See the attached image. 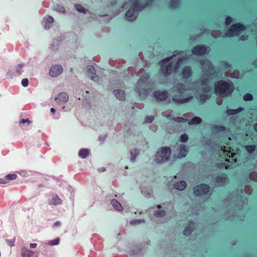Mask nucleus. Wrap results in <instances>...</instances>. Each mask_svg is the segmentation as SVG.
<instances>
[{
	"instance_id": "obj_1",
	"label": "nucleus",
	"mask_w": 257,
	"mask_h": 257,
	"mask_svg": "<svg viewBox=\"0 0 257 257\" xmlns=\"http://www.w3.org/2000/svg\"><path fill=\"white\" fill-rule=\"evenodd\" d=\"M150 77V75L149 73H145L138 80L135 90L139 96L146 97L149 94L150 89L154 88V83L151 84L149 82Z\"/></svg>"
},
{
	"instance_id": "obj_2",
	"label": "nucleus",
	"mask_w": 257,
	"mask_h": 257,
	"mask_svg": "<svg viewBox=\"0 0 257 257\" xmlns=\"http://www.w3.org/2000/svg\"><path fill=\"white\" fill-rule=\"evenodd\" d=\"M233 90V86L230 81H218L214 83V91L217 94L230 95Z\"/></svg>"
},
{
	"instance_id": "obj_3",
	"label": "nucleus",
	"mask_w": 257,
	"mask_h": 257,
	"mask_svg": "<svg viewBox=\"0 0 257 257\" xmlns=\"http://www.w3.org/2000/svg\"><path fill=\"white\" fill-rule=\"evenodd\" d=\"M148 3L147 0H134L133 6H131L125 13V17L129 21L135 20L136 16L135 15L136 8L143 10L146 8Z\"/></svg>"
},
{
	"instance_id": "obj_4",
	"label": "nucleus",
	"mask_w": 257,
	"mask_h": 257,
	"mask_svg": "<svg viewBox=\"0 0 257 257\" xmlns=\"http://www.w3.org/2000/svg\"><path fill=\"white\" fill-rule=\"evenodd\" d=\"M176 91L180 95L174 94L172 97L174 102L178 104H183L188 102L193 98L191 95L183 96L182 94L185 91V86L183 83H179L176 87Z\"/></svg>"
},
{
	"instance_id": "obj_5",
	"label": "nucleus",
	"mask_w": 257,
	"mask_h": 257,
	"mask_svg": "<svg viewBox=\"0 0 257 257\" xmlns=\"http://www.w3.org/2000/svg\"><path fill=\"white\" fill-rule=\"evenodd\" d=\"M224 145L223 147H221V150H222L224 154L226 159V161H228L230 163H234L236 161L235 158V154L233 152L231 147V143L229 141L225 142Z\"/></svg>"
},
{
	"instance_id": "obj_6",
	"label": "nucleus",
	"mask_w": 257,
	"mask_h": 257,
	"mask_svg": "<svg viewBox=\"0 0 257 257\" xmlns=\"http://www.w3.org/2000/svg\"><path fill=\"white\" fill-rule=\"evenodd\" d=\"M210 190V187L209 185L205 184H201L193 188L194 194L196 196H201L204 195H206Z\"/></svg>"
},
{
	"instance_id": "obj_7",
	"label": "nucleus",
	"mask_w": 257,
	"mask_h": 257,
	"mask_svg": "<svg viewBox=\"0 0 257 257\" xmlns=\"http://www.w3.org/2000/svg\"><path fill=\"white\" fill-rule=\"evenodd\" d=\"M184 60V58H179L176 62H170L166 67V72L168 74H171L176 72L180 67V63Z\"/></svg>"
},
{
	"instance_id": "obj_8",
	"label": "nucleus",
	"mask_w": 257,
	"mask_h": 257,
	"mask_svg": "<svg viewBox=\"0 0 257 257\" xmlns=\"http://www.w3.org/2000/svg\"><path fill=\"white\" fill-rule=\"evenodd\" d=\"M191 52L194 55L202 56L208 53V47L203 44L196 45L192 48Z\"/></svg>"
},
{
	"instance_id": "obj_9",
	"label": "nucleus",
	"mask_w": 257,
	"mask_h": 257,
	"mask_svg": "<svg viewBox=\"0 0 257 257\" xmlns=\"http://www.w3.org/2000/svg\"><path fill=\"white\" fill-rule=\"evenodd\" d=\"M230 28L235 36H238L242 31L246 30V26L243 24L238 23L231 25Z\"/></svg>"
},
{
	"instance_id": "obj_10",
	"label": "nucleus",
	"mask_w": 257,
	"mask_h": 257,
	"mask_svg": "<svg viewBox=\"0 0 257 257\" xmlns=\"http://www.w3.org/2000/svg\"><path fill=\"white\" fill-rule=\"evenodd\" d=\"M63 71V68L60 65H55L51 67L49 71V74L51 77H56Z\"/></svg>"
},
{
	"instance_id": "obj_11",
	"label": "nucleus",
	"mask_w": 257,
	"mask_h": 257,
	"mask_svg": "<svg viewBox=\"0 0 257 257\" xmlns=\"http://www.w3.org/2000/svg\"><path fill=\"white\" fill-rule=\"evenodd\" d=\"M87 75L92 80L97 81L98 80V76L96 74V70L93 66L90 65L87 68Z\"/></svg>"
},
{
	"instance_id": "obj_12",
	"label": "nucleus",
	"mask_w": 257,
	"mask_h": 257,
	"mask_svg": "<svg viewBox=\"0 0 257 257\" xmlns=\"http://www.w3.org/2000/svg\"><path fill=\"white\" fill-rule=\"evenodd\" d=\"M215 180L218 184L222 185L228 182V179L226 174L222 173L220 175H218L215 178Z\"/></svg>"
},
{
	"instance_id": "obj_13",
	"label": "nucleus",
	"mask_w": 257,
	"mask_h": 257,
	"mask_svg": "<svg viewBox=\"0 0 257 257\" xmlns=\"http://www.w3.org/2000/svg\"><path fill=\"white\" fill-rule=\"evenodd\" d=\"M182 74L183 78L188 79L192 74V71L190 66H186L182 70Z\"/></svg>"
},
{
	"instance_id": "obj_14",
	"label": "nucleus",
	"mask_w": 257,
	"mask_h": 257,
	"mask_svg": "<svg viewBox=\"0 0 257 257\" xmlns=\"http://www.w3.org/2000/svg\"><path fill=\"white\" fill-rule=\"evenodd\" d=\"M61 199L57 195H53L49 200V204L57 205L62 203Z\"/></svg>"
},
{
	"instance_id": "obj_15",
	"label": "nucleus",
	"mask_w": 257,
	"mask_h": 257,
	"mask_svg": "<svg viewBox=\"0 0 257 257\" xmlns=\"http://www.w3.org/2000/svg\"><path fill=\"white\" fill-rule=\"evenodd\" d=\"M194 226V223L191 221L189 222V225L186 226L183 231V234L185 236H189L190 235L193 231V227Z\"/></svg>"
},
{
	"instance_id": "obj_16",
	"label": "nucleus",
	"mask_w": 257,
	"mask_h": 257,
	"mask_svg": "<svg viewBox=\"0 0 257 257\" xmlns=\"http://www.w3.org/2000/svg\"><path fill=\"white\" fill-rule=\"evenodd\" d=\"M113 93L119 100H124L125 99V93L123 91L120 89L114 90Z\"/></svg>"
},
{
	"instance_id": "obj_17",
	"label": "nucleus",
	"mask_w": 257,
	"mask_h": 257,
	"mask_svg": "<svg viewBox=\"0 0 257 257\" xmlns=\"http://www.w3.org/2000/svg\"><path fill=\"white\" fill-rule=\"evenodd\" d=\"M179 152L178 154V158H183L186 157L187 153V149L185 145H181L179 147Z\"/></svg>"
},
{
	"instance_id": "obj_18",
	"label": "nucleus",
	"mask_w": 257,
	"mask_h": 257,
	"mask_svg": "<svg viewBox=\"0 0 257 257\" xmlns=\"http://www.w3.org/2000/svg\"><path fill=\"white\" fill-rule=\"evenodd\" d=\"M187 187V183L184 181L177 182L174 185V188L178 190H184Z\"/></svg>"
},
{
	"instance_id": "obj_19",
	"label": "nucleus",
	"mask_w": 257,
	"mask_h": 257,
	"mask_svg": "<svg viewBox=\"0 0 257 257\" xmlns=\"http://www.w3.org/2000/svg\"><path fill=\"white\" fill-rule=\"evenodd\" d=\"M69 99L68 94L65 92L60 93L57 97L55 98L56 101H60L61 102H66Z\"/></svg>"
},
{
	"instance_id": "obj_20",
	"label": "nucleus",
	"mask_w": 257,
	"mask_h": 257,
	"mask_svg": "<svg viewBox=\"0 0 257 257\" xmlns=\"http://www.w3.org/2000/svg\"><path fill=\"white\" fill-rule=\"evenodd\" d=\"M201 84L203 86L201 88V90L203 92H208L210 89L208 85V79L204 78L201 80Z\"/></svg>"
},
{
	"instance_id": "obj_21",
	"label": "nucleus",
	"mask_w": 257,
	"mask_h": 257,
	"mask_svg": "<svg viewBox=\"0 0 257 257\" xmlns=\"http://www.w3.org/2000/svg\"><path fill=\"white\" fill-rule=\"evenodd\" d=\"M21 255L23 257H30L33 254V251L27 248L23 247L21 249Z\"/></svg>"
},
{
	"instance_id": "obj_22",
	"label": "nucleus",
	"mask_w": 257,
	"mask_h": 257,
	"mask_svg": "<svg viewBox=\"0 0 257 257\" xmlns=\"http://www.w3.org/2000/svg\"><path fill=\"white\" fill-rule=\"evenodd\" d=\"M243 110V108L241 107H239L235 109H229L227 110L226 113L228 115H234L239 112H241Z\"/></svg>"
},
{
	"instance_id": "obj_23",
	"label": "nucleus",
	"mask_w": 257,
	"mask_h": 257,
	"mask_svg": "<svg viewBox=\"0 0 257 257\" xmlns=\"http://www.w3.org/2000/svg\"><path fill=\"white\" fill-rule=\"evenodd\" d=\"M188 122L189 125H193L195 124H198L201 123L202 119L198 116H195L193 117L191 120L188 119Z\"/></svg>"
},
{
	"instance_id": "obj_24",
	"label": "nucleus",
	"mask_w": 257,
	"mask_h": 257,
	"mask_svg": "<svg viewBox=\"0 0 257 257\" xmlns=\"http://www.w3.org/2000/svg\"><path fill=\"white\" fill-rule=\"evenodd\" d=\"M111 204L113 206V207L117 210L120 211L122 210L123 209L121 204L115 199L111 200Z\"/></svg>"
},
{
	"instance_id": "obj_25",
	"label": "nucleus",
	"mask_w": 257,
	"mask_h": 257,
	"mask_svg": "<svg viewBox=\"0 0 257 257\" xmlns=\"http://www.w3.org/2000/svg\"><path fill=\"white\" fill-rule=\"evenodd\" d=\"M212 131L215 133L222 132L225 130L224 126L221 125H215L212 127Z\"/></svg>"
},
{
	"instance_id": "obj_26",
	"label": "nucleus",
	"mask_w": 257,
	"mask_h": 257,
	"mask_svg": "<svg viewBox=\"0 0 257 257\" xmlns=\"http://www.w3.org/2000/svg\"><path fill=\"white\" fill-rule=\"evenodd\" d=\"M157 207L158 209L155 211L154 213L153 218H154V219L156 218L157 221L156 222H159L160 221V218H161V205H158Z\"/></svg>"
},
{
	"instance_id": "obj_27",
	"label": "nucleus",
	"mask_w": 257,
	"mask_h": 257,
	"mask_svg": "<svg viewBox=\"0 0 257 257\" xmlns=\"http://www.w3.org/2000/svg\"><path fill=\"white\" fill-rule=\"evenodd\" d=\"M89 152L87 149H81L79 152V156L80 157L84 159L88 155Z\"/></svg>"
},
{
	"instance_id": "obj_28",
	"label": "nucleus",
	"mask_w": 257,
	"mask_h": 257,
	"mask_svg": "<svg viewBox=\"0 0 257 257\" xmlns=\"http://www.w3.org/2000/svg\"><path fill=\"white\" fill-rule=\"evenodd\" d=\"M154 164H159L161 163V152L159 150L157 152L155 158L153 160Z\"/></svg>"
},
{
	"instance_id": "obj_29",
	"label": "nucleus",
	"mask_w": 257,
	"mask_h": 257,
	"mask_svg": "<svg viewBox=\"0 0 257 257\" xmlns=\"http://www.w3.org/2000/svg\"><path fill=\"white\" fill-rule=\"evenodd\" d=\"M173 120L177 122L181 123V122H186L188 121V118H184L183 117H175L173 118Z\"/></svg>"
},
{
	"instance_id": "obj_30",
	"label": "nucleus",
	"mask_w": 257,
	"mask_h": 257,
	"mask_svg": "<svg viewBox=\"0 0 257 257\" xmlns=\"http://www.w3.org/2000/svg\"><path fill=\"white\" fill-rule=\"evenodd\" d=\"M256 149L254 145H246L245 146V150L249 154L253 153Z\"/></svg>"
},
{
	"instance_id": "obj_31",
	"label": "nucleus",
	"mask_w": 257,
	"mask_h": 257,
	"mask_svg": "<svg viewBox=\"0 0 257 257\" xmlns=\"http://www.w3.org/2000/svg\"><path fill=\"white\" fill-rule=\"evenodd\" d=\"M153 97L158 101H161V91H155L153 93Z\"/></svg>"
},
{
	"instance_id": "obj_32",
	"label": "nucleus",
	"mask_w": 257,
	"mask_h": 257,
	"mask_svg": "<svg viewBox=\"0 0 257 257\" xmlns=\"http://www.w3.org/2000/svg\"><path fill=\"white\" fill-rule=\"evenodd\" d=\"M171 153V150L169 147H162V154H167L170 156Z\"/></svg>"
},
{
	"instance_id": "obj_33",
	"label": "nucleus",
	"mask_w": 257,
	"mask_h": 257,
	"mask_svg": "<svg viewBox=\"0 0 257 257\" xmlns=\"http://www.w3.org/2000/svg\"><path fill=\"white\" fill-rule=\"evenodd\" d=\"M180 3V0H170L169 2V5L171 7H177Z\"/></svg>"
},
{
	"instance_id": "obj_34",
	"label": "nucleus",
	"mask_w": 257,
	"mask_h": 257,
	"mask_svg": "<svg viewBox=\"0 0 257 257\" xmlns=\"http://www.w3.org/2000/svg\"><path fill=\"white\" fill-rule=\"evenodd\" d=\"M17 175L15 174H8L5 178L6 179V181H10L11 180H15L17 178Z\"/></svg>"
},
{
	"instance_id": "obj_35",
	"label": "nucleus",
	"mask_w": 257,
	"mask_h": 257,
	"mask_svg": "<svg viewBox=\"0 0 257 257\" xmlns=\"http://www.w3.org/2000/svg\"><path fill=\"white\" fill-rule=\"evenodd\" d=\"M243 98L245 101H251L253 99V96L251 94L247 93L243 95Z\"/></svg>"
},
{
	"instance_id": "obj_36",
	"label": "nucleus",
	"mask_w": 257,
	"mask_h": 257,
	"mask_svg": "<svg viewBox=\"0 0 257 257\" xmlns=\"http://www.w3.org/2000/svg\"><path fill=\"white\" fill-rule=\"evenodd\" d=\"M76 10L80 13H86V10L81 5H76L75 6Z\"/></svg>"
},
{
	"instance_id": "obj_37",
	"label": "nucleus",
	"mask_w": 257,
	"mask_h": 257,
	"mask_svg": "<svg viewBox=\"0 0 257 257\" xmlns=\"http://www.w3.org/2000/svg\"><path fill=\"white\" fill-rule=\"evenodd\" d=\"M180 139L182 143H186L188 139V137L187 134H183L180 136Z\"/></svg>"
},
{
	"instance_id": "obj_38",
	"label": "nucleus",
	"mask_w": 257,
	"mask_h": 257,
	"mask_svg": "<svg viewBox=\"0 0 257 257\" xmlns=\"http://www.w3.org/2000/svg\"><path fill=\"white\" fill-rule=\"evenodd\" d=\"M225 36L228 37H231L233 36H235L234 33H233V31H232V30L231 28L228 29L225 32Z\"/></svg>"
},
{
	"instance_id": "obj_39",
	"label": "nucleus",
	"mask_w": 257,
	"mask_h": 257,
	"mask_svg": "<svg viewBox=\"0 0 257 257\" xmlns=\"http://www.w3.org/2000/svg\"><path fill=\"white\" fill-rule=\"evenodd\" d=\"M154 119V116H147L145 118L144 122L146 123H151Z\"/></svg>"
},
{
	"instance_id": "obj_40",
	"label": "nucleus",
	"mask_w": 257,
	"mask_h": 257,
	"mask_svg": "<svg viewBox=\"0 0 257 257\" xmlns=\"http://www.w3.org/2000/svg\"><path fill=\"white\" fill-rule=\"evenodd\" d=\"M54 22L53 18L51 16H48L47 18L45 19V23H52Z\"/></svg>"
},
{
	"instance_id": "obj_41",
	"label": "nucleus",
	"mask_w": 257,
	"mask_h": 257,
	"mask_svg": "<svg viewBox=\"0 0 257 257\" xmlns=\"http://www.w3.org/2000/svg\"><path fill=\"white\" fill-rule=\"evenodd\" d=\"M232 21L233 19L230 16H227L225 19V24L226 25H229L231 22H232Z\"/></svg>"
},
{
	"instance_id": "obj_42",
	"label": "nucleus",
	"mask_w": 257,
	"mask_h": 257,
	"mask_svg": "<svg viewBox=\"0 0 257 257\" xmlns=\"http://www.w3.org/2000/svg\"><path fill=\"white\" fill-rule=\"evenodd\" d=\"M15 241V238H13L11 239H7L6 241L7 243L10 245V246H13L14 245V242Z\"/></svg>"
},
{
	"instance_id": "obj_43",
	"label": "nucleus",
	"mask_w": 257,
	"mask_h": 257,
	"mask_svg": "<svg viewBox=\"0 0 257 257\" xmlns=\"http://www.w3.org/2000/svg\"><path fill=\"white\" fill-rule=\"evenodd\" d=\"M59 243V239L56 238L49 242V244L51 245H57Z\"/></svg>"
},
{
	"instance_id": "obj_44",
	"label": "nucleus",
	"mask_w": 257,
	"mask_h": 257,
	"mask_svg": "<svg viewBox=\"0 0 257 257\" xmlns=\"http://www.w3.org/2000/svg\"><path fill=\"white\" fill-rule=\"evenodd\" d=\"M21 83L24 87H27L29 84V80L27 78H24L22 79Z\"/></svg>"
},
{
	"instance_id": "obj_45",
	"label": "nucleus",
	"mask_w": 257,
	"mask_h": 257,
	"mask_svg": "<svg viewBox=\"0 0 257 257\" xmlns=\"http://www.w3.org/2000/svg\"><path fill=\"white\" fill-rule=\"evenodd\" d=\"M208 98V96L206 94H202L200 95V99L203 102H205Z\"/></svg>"
},
{
	"instance_id": "obj_46",
	"label": "nucleus",
	"mask_w": 257,
	"mask_h": 257,
	"mask_svg": "<svg viewBox=\"0 0 257 257\" xmlns=\"http://www.w3.org/2000/svg\"><path fill=\"white\" fill-rule=\"evenodd\" d=\"M168 93L166 91H162V101L166 100L167 97Z\"/></svg>"
},
{
	"instance_id": "obj_47",
	"label": "nucleus",
	"mask_w": 257,
	"mask_h": 257,
	"mask_svg": "<svg viewBox=\"0 0 257 257\" xmlns=\"http://www.w3.org/2000/svg\"><path fill=\"white\" fill-rule=\"evenodd\" d=\"M27 123V124L29 125V124H30L31 123V121L30 120H29V119H22L20 122V123L21 124V123Z\"/></svg>"
},
{
	"instance_id": "obj_48",
	"label": "nucleus",
	"mask_w": 257,
	"mask_h": 257,
	"mask_svg": "<svg viewBox=\"0 0 257 257\" xmlns=\"http://www.w3.org/2000/svg\"><path fill=\"white\" fill-rule=\"evenodd\" d=\"M141 220L134 219L131 221V224L132 225H135L141 222Z\"/></svg>"
},
{
	"instance_id": "obj_49",
	"label": "nucleus",
	"mask_w": 257,
	"mask_h": 257,
	"mask_svg": "<svg viewBox=\"0 0 257 257\" xmlns=\"http://www.w3.org/2000/svg\"><path fill=\"white\" fill-rule=\"evenodd\" d=\"M135 152H137V150H135ZM131 155H132V160H134L135 159V158H136V156L137 155V153H135V154H134V152H131Z\"/></svg>"
},
{
	"instance_id": "obj_50",
	"label": "nucleus",
	"mask_w": 257,
	"mask_h": 257,
	"mask_svg": "<svg viewBox=\"0 0 257 257\" xmlns=\"http://www.w3.org/2000/svg\"><path fill=\"white\" fill-rule=\"evenodd\" d=\"M23 67V64H20L18 66L17 68V71L18 72V74H20V71L22 69Z\"/></svg>"
},
{
	"instance_id": "obj_51",
	"label": "nucleus",
	"mask_w": 257,
	"mask_h": 257,
	"mask_svg": "<svg viewBox=\"0 0 257 257\" xmlns=\"http://www.w3.org/2000/svg\"><path fill=\"white\" fill-rule=\"evenodd\" d=\"M8 183V181H6V179L4 178H0V184H7Z\"/></svg>"
},
{
	"instance_id": "obj_52",
	"label": "nucleus",
	"mask_w": 257,
	"mask_h": 257,
	"mask_svg": "<svg viewBox=\"0 0 257 257\" xmlns=\"http://www.w3.org/2000/svg\"><path fill=\"white\" fill-rule=\"evenodd\" d=\"M61 225V222L59 221H57L54 223V226L58 227V226H60Z\"/></svg>"
},
{
	"instance_id": "obj_53",
	"label": "nucleus",
	"mask_w": 257,
	"mask_h": 257,
	"mask_svg": "<svg viewBox=\"0 0 257 257\" xmlns=\"http://www.w3.org/2000/svg\"><path fill=\"white\" fill-rule=\"evenodd\" d=\"M37 244L35 243H32L30 244V246L31 248H35L37 246Z\"/></svg>"
},
{
	"instance_id": "obj_54",
	"label": "nucleus",
	"mask_w": 257,
	"mask_h": 257,
	"mask_svg": "<svg viewBox=\"0 0 257 257\" xmlns=\"http://www.w3.org/2000/svg\"><path fill=\"white\" fill-rule=\"evenodd\" d=\"M254 130L257 132V122L254 125Z\"/></svg>"
},
{
	"instance_id": "obj_55",
	"label": "nucleus",
	"mask_w": 257,
	"mask_h": 257,
	"mask_svg": "<svg viewBox=\"0 0 257 257\" xmlns=\"http://www.w3.org/2000/svg\"><path fill=\"white\" fill-rule=\"evenodd\" d=\"M50 111L53 113H54L56 112L55 109L54 108H51L50 109Z\"/></svg>"
},
{
	"instance_id": "obj_56",
	"label": "nucleus",
	"mask_w": 257,
	"mask_h": 257,
	"mask_svg": "<svg viewBox=\"0 0 257 257\" xmlns=\"http://www.w3.org/2000/svg\"><path fill=\"white\" fill-rule=\"evenodd\" d=\"M199 62L201 64V65H203L204 64V60H200L199 61Z\"/></svg>"
},
{
	"instance_id": "obj_57",
	"label": "nucleus",
	"mask_w": 257,
	"mask_h": 257,
	"mask_svg": "<svg viewBox=\"0 0 257 257\" xmlns=\"http://www.w3.org/2000/svg\"><path fill=\"white\" fill-rule=\"evenodd\" d=\"M161 214H162V217L164 216L165 214V212L164 210H162V212H161Z\"/></svg>"
},
{
	"instance_id": "obj_58",
	"label": "nucleus",
	"mask_w": 257,
	"mask_h": 257,
	"mask_svg": "<svg viewBox=\"0 0 257 257\" xmlns=\"http://www.w3.org/2000/svg\"><path fill=\"white\" fill-rule=\"evenodd\" d=\"M59 10L60 11L63 12H64L65 11V9H64V7H61Z\"/></svg>"
},
{
	"instance_id": "obj_59",
	"label": "nucleus",
	"mask_w": 257,
	"mask_h": 257,
	"mask_svg": "<svg viewBox=\"0 0 257 257\" xmlns=\"http://www.w3.org/2000/svg\"><path fill=\"white\" fill-rule=\"evenodd\" d=\"M45 28L46 29H48L49 28V26L47 27L46 25H45Z\"/></svg>"
},
{
	"instance_id": "obj_60",
	"label": "nucleus",
	"mask_w": 257,
	"mask_h": 257,
	"mask_svg": "<svg viewBox=\"0 0 257 257\" xmlns=\"http://www.w3.org/2000/svg\"><path fill=\"white\" fill-rule=\"evenodd\" d=\"M161 159H162V162L163 161V159H164L163 157L162 156Z\"/></svg>"
},
{
	"instance_id": "obj_61",
	"label": "nucleus",
	"mask_w": 257,
	"mask_h": 257,
	"mask_svg": "<svg viewBox=\"0 0 257 257\" xmlns=\"http://www.w3.org/2000/svg\"><path fill=\"white\" fill-rule=\"evenodd\" d=\"M161 71H162V72H163V71H164V69H163V68L162 67Z\"/></svg>"
},
{
	"instance_id": "obj_62",
	"label": "nucleus",
	"mask_w": 257,
	"mask_h": 257,
	"mask_svg": "<svg viewBox=\"0 0 257 257\" xmlns=\"http://www.w3.org/2000/svg\"><path fill=\"white\" fill-rule=\"evenodd\" d=\"M159 64H161V61L158 62Z\"/></svg>"
}]
</instances>
